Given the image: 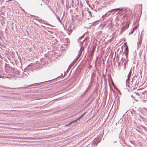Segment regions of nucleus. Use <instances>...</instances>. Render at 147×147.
I'll list each match as a JSON object with an SVG mask.
<instances>
[{"label":"nucleus","instance_id":"nucleus-1","mask_svg":"<svg viewBox=\"0 0 147 147\" xmlns=\"http://www.w3.org/2000/svg\"><path fill=\"white\" fill-rule=\"evenodd\" d=\"M81 49H80V51L78 53V54L76 57V59H78L81 54V52L80 51Z\"/></svg>","mask_w":147,"mask_h":147},{"label":"nucleus","instance_id":"nucleus-7","mask_svg":"<svg viewBox=\"0 0 147 147\" xmlns=\"http://www.w3.org/2000/svg\"><path fill=\"white\" fill-rule=\"evenodd\" d=\"M129 80V79L128 78H127L126 80V84H127V82Z\"/></svg>","mask_w":147,"mask_h":147},{"label":"nucleus","instance_id":"nucleus-5","mask_svg":"<svg viewBox=\"0 0 147 147\" xmlns=\"http://www.w3.org/2000/svg\"><path fill=\"white\" fill-rule=\"evenodd\" d=\"M87 11L89 13V14L90 15V17H91V12L90 11H88V10H87Z\"/></svg>","mask_w":147,"mask_h":147},{"label":"nucleus","instance_id":"nucleus-13","mask_svg":"<svg viewBox=\"0 0 147 147\" xmlns=\"http://www.w3.org/2000/svg\"><path fill=\"white\" fill-rule=\"evenodd\" d=\"M23 11H24V9H23V10H22Z\"/></svg>","mask_w":147,"mask_h":147},{"label":"nucleus","instance_id":"nucleus-10","mask_svg":"<svg viewBox=\"0 0 147 147\" xmlns=\"http://www.w3.org/2000/svg\"><path fill=\"white\" fill-rule=\"evenodd\" d=\"M125 49H126V50H128V47H127L126 48H125Z\"/></svg>","mask_w":147,"mask_h":147},{"label":"nucleus","instance_id":"nucleus-6","mask_svg":"<svg viewBox=\"0 0 147 147\" xmlns=\"http://www.w3.org/2000/svg\"><path fill=\"white\" fill-rule=\"evenodd\" d=\"M57 18L59 20V22H60L61 23V21L58 16H57Z\"/></svg>","mask_w":147,"mask_h":147},{"label":"nucleus","instance_id":"nucleus-11","mask_svg":"<svg viewBox=\"0 0 147 147\" xmlns=\"http://www.w3.org/2000/svg\"><path fill=\"white\" fill-rule=\"evenodd\" d=\"M120 9L119 8H117V9Z\"/></svg>","mask_w":147,"mask_h":147},{"label":"nucleus","instance_id":"nucleus-4","mask_svg":"<svg viewBox=\"0 0 147 147\" xmlns=\"http://www.w3.org/2000/svg\"><path fill=\"white\" fill-rule=\"evenodd\" d=\"M78 119H76V120H75L74 121H73L71 122H70L69 123V125L70 124H72V123H74V122H75V121H76L77 120H78Z\"/></svg>","mask_w":147,"mask_h":147},{"label":"nucleus","instance_id":"nucleus-3","mask_svg":"<svg viewBox=\"0 0 147 147\" xmlns=\"http://www.w3.org/2000/svg\"><path fill=\"white\" fill-rule=\"evenodd\" d=\"M86 113V112H85L84 114H82L81 116H80V117H79L77 119H79L80 118H81V117H82L84 116V115Z\"/></svg>","mask_w":147,"mask_h":147},{"label":"nucleus","instance_id":"nucleus-8","mask_svg":"<svg viewBox=\"0 0 147 147\" xmlns=\"http://www.w3.org/2000/svg\"><path fill=\"white\" fill-rule=\"evenodd\" d=\"M136 28H137V27H136L134 28V29H133V31H132V32L131 33H133V32H134V30L135 29H136Z\"/></svg>","mask_w":147,"mask_h":147},{"label":"nucleus","instance_id":"nucleus-9","mask_svg":"<svg viewBox=\"0 0 147 147\" xmlns=\"http://www.w3.org/2000/svg\"><path fill=\"white\" fill-rule=\"evenodd\" d=\"M3 78V76H1L0 75V78Z\"/></svg>","mask_w":147,"mask_h":147},{"label":"nucleus","instance_id":"nucleus-12","mask_svg":"<svg viewBox=\"0 0 147 147\" xmlns=\"http://www.w3.org/2000/svg\"><path fill=\"white\" fill-rule=\"evenodd\" d=\"M38 20V21H39L40 20H39V19L38 20Z\"/></svg>","mask_w":147,"mask_h":147},{"label":"nucleus","instance_id":"nucleus-14","mask_svg":"<svg viewBox=\"0 0 147 147\" xmlns=\"http://www.w3.org/2000/svg\"><path fill=\"white\" fill-rule=\"evenodd\" d=\"M11 0H9V1H11Z\"/></svg>","mask_w":147,"mask_h":147},{"label":"nucleus","instance_id":"nucleus-2","mask_svg":"<svg viewBox=\"0 0 147 147\" xmlns=\"http://www.w3.org/2000/svg\"><path fill=\"white\" fill-rule=\"evenodd\" d=\"M131 75V69L130 70V71L129 72V74L127 75V78H128L129 79Z\"/></svg>","mask_w":147,"mask_h":147}]
</instances>
